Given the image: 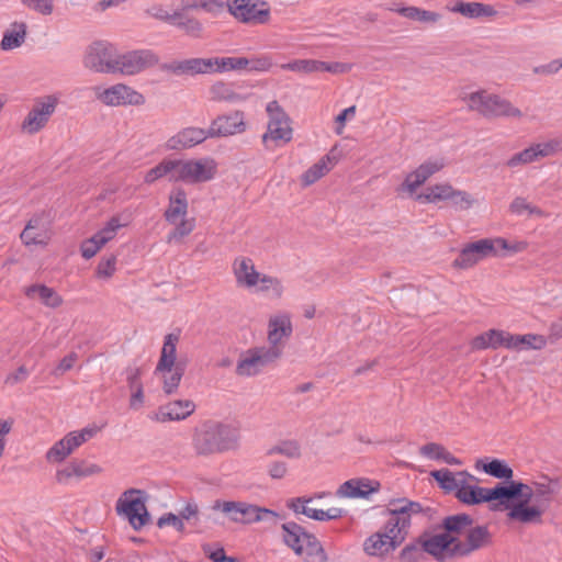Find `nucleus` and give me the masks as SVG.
I'll return each instance as SVG.
<instances>
[{"label": "nucleus", "instance_id": "obj_8", "mask_svg": "<svg viewBox=\"0 0 562 562\" xmlns=\"http://www.w3.org/2000/svg\"><path fill=\"white\" fill-rule=\"evenodd\" d=\"M144 494L145 492L142 490L130 488L116 501L117 515L125 517L134 530H140L150 520Z\"/></svg>", "mask_w": 562, "mask_h": 562}, {"label": "nucleus", "instance_id": "obj_25", "mask_svg": "<svg viewBox=\"0 0 562 562\" xmlns=\"http://www.w3.org/2000/svg\"><path fill=\"white\" fill-rule=\"evenodd\" d=\"M188 213V198L183 188H175L169 194V205L164 213L165 220L170 224H177L180 217Z\"/></svg>", "mask_w": 562, "mask_h": 562}, {"label": "nucleus", "instance_id": "obj_17", "mask_svg": "<svg viewBox=\"0 0 562 562\" xmlns=\"http://www.w3.org/2000/svg\"><path fill=\"white\" fill-rule=\"evenodd\" d=\"M245 127L244 113L234 111L231 114L218 115L213 120L209 128V135L211 138L229 136L244 132Z\"/></svg>", "mask_w": 562, "mask_h": 562}, {"label": "nucleus", "instance_id": "obj_12", "mask_svg": "<svg viewBox=\"0 0 562 562\" xmlns=\"http://www.w3.org/2000/svg\"><path fill=\"white\" fill-rule=\"evenodd\" d=\"M215 172L216 164L212 158L180 160L177 173H172L169 181L205 182L213 179Z\"/></svg>", "mask_w": 562, "mask_h": 562}, {"label": "nucleus", "instance_id": "obj_10", "mask_svg": "<svg viewBox=\"0 0 562 562\" xmlns=\"http://www.w3.org/2000/svg\"><path fill=\"white\" fill-rule=\"evenodd\" d=\"M415 199L419 203L434 204L441 201H449L453 207L459 210H469L474 203L470 193L454 189L448 182L428 186L422 193L417 194Z\"/></svg>", "mask_w": 562, "mask_h": 562}, {"label": "nucleus", "instance_id": "obj_45", "mask_svg": "<svg viewBox=\"0 0 562 562\" xmlns=\"http://www.w3.org/2000/svg\"><path fill=\"white\" fill-rule=\"evenodd\" d=\"M99 431V427L92 426V427H85L80 431H71L67 434V438L69 439V442L71 445V449L75 450L79 446H81L83 442L88 441L92 437L95 436V434Z\"/></svg>", "mask_w": 562, "mask_h": 562}, {"label": "nucleus", "instance_id": "obj_31", "mask_svg": "<svg viewBox=\"0 0 562 562\" xmlns=\"http://www.w3.org/2000/svg\"><path fill=\"white\" fill-rule=\"evenodd\" d=\"M301 558H303L304 562H328L329 560L322 542L312 532L305 536L303 555Z\"/></svg>", "mask_w": 562, "mask_h": 562}, {"label": "nucleus", "instance_id": "obj_46", "mask_svg": "<svg viewBox=\"0 0 562 562\" xmlns=\"http://www.w3.org/2000/svg\"><path fill=\"white\" fill-rule=\"evenodd\" d=\"M445 167L442 158L428 159L419 165L415 170L423 180L427 181L431 176L439 172Z\"/></svg>", "mask_w": 562, "mask_h": 562}, {"label": "nucleus", "instance_id": "obj_28", "mask_svg": "<svg viewBox=\"0 0 562 562\" xmlns=\"http://www.w3.org/2000/svg\"><path fill=\"white\" fill-rule=\"evenodd\" d=\"M451 11L468 19L493 18L497 14V11L492 4L482 2H464L461 0L454 3Z\"/></svg>", "mask_w": 562, "mask_h": 562}, {"label": "nucleus", "instance_id": "obj_36", "mask_svg": "<svg viewBox=\"0 0 562 562\" xmlns=\"http://www.w3.org/2000/svg\"><path fill=\"white\" fill-rule=\"evenodd\" d=\"M211 100L213 101H241L244 98L233 90V85L224 81H216L210 87Z\"/></svg>", "mask_w": 562, "mask_h": 562}, {"label": "nucleus", "instance_id": "obj_6", "mask_svg": "<svg viewBox=\"0 0 562 562\" xmlns=\"http://www.w3.org/2000/svg\"><path fill=\"white\" fill-rule=\"evenodd\" d=\"M213 509H221L228 518L238 524L249 525L258 521L270 520L274 525L278 519H283L281 515L272 509L236 501H215Z\"/></svg>", "mask_w": 562, "mask_h": 562}, {"label": "nucleus", "instance_id": "obj_41", "mask_svg": "<svg viewBox=\"0 0 562 562\" xmlns=\"http://www.w3.org/2000/svg\"><path fill=\"white\" fill-rule=\"evenodd\" d=\"M172 25L194 38L201 37L203 32L202 23L198 19L188 16L187 14L176 20Z\"/></svg>", "mask_w": 562, "mask_h": 562}, {"label": "nucleus", "instance_id": "obj_56", "mask_svg": "<svg viewBox=\"0 0 562 562\" xmlns=\"http://www.w3.org/2000/svg\"><path fill=\"white\" fill-rule=\"evenodd\" d=\"M267 473L273 480H282L288 473V464L281 460H272L267 465Z\"/></svg>", "mask_w": 562, "mask_h": 562}, {"label": "nucleus", "instance_id": "obj_64", "mask_svg": "<svg viewBox=\"0 0 562 562\" xmlns=\"http://www.w3.org/2000/svg\"><path fill=\"white\" fill-rule=\"evenodd\" d=\"M38 237L40 235L32 229L31 225H26L20 235V238L25 246L43 244V240Z\"/></svg>", "mask_w": 562, "mask_h": 562}, {"label": "nucleus", "instance_id": "obj_3", "mask_svg": "<svg viewBox=\"0 0 562 562\" xmlns=\"http://www.w3.org/2000/svg\"><path fill=\"white\" fill-rule=\"evenodd\" d=\"M239 428L232 424L206 420L196 429L192 443L199 456H210L234 450L238 447Z\"/></svg>", "mask_w": 562, "mask_h": 562}, {"label": "nucleus", "instance_id": "obj_63", "mask_svg": "<svg viewBox=\"0 0 562 562\" xmlns=\"http://www.w3.org/2000/svg\"><path fill=\"white\" fill-rule=\"evenodd\" d=\"M356 114V105H351L345 110H342L335 119V122L337 124L336 133L340 135L342 133V130L346 125V122L349 117L355 116Z\"/></svg>", "mask_w": 562, "mask_h": 562}, {"label": "nucleus", "instance_id": "obj_23", "mask_svg": "<svg viewBox=\"0 0 562 562\" xmlns=\"http://www.w3.org/2000/svg\"><path fill=\"white\" fill-rule=\"evenodd\" d=\"M400 547V540L389 539L384 533L374 532L363 542V551L371 557L385 558Z\"/></svg>", "mask_w": 562, "mask_h": 562}, {"label": "nucleus", "instance_id": "obj_18", "mask_svg": "<svg viewBox=\"0 0 562 562\" xmlns=\"http://www.w3.org/2000/svg\"><path fill=\"white\" fill-rule=\"evenodd\" d=\"M380 487V482L375 480L364 477L351 479L339 486L337 495L340 497L367 499L371 494L379 492Z\"/></svg>", "mask_w": 562, "mask_h": 562}, {"label": "nucleus", "instance_id": "obj_54", "mask_svg": "<svg viewBox=\"0 0 562 562\" xmlns=\"http://www.w3.org/2000/svg\"><path fill=\"white\" fill-rule=\"evenodd\" d=\"M426 181L423 180V178L419 177V175L416 172V170L409 172L403 183L397 189L398 192H408L409 194H413L416 192V190L423 186Z\"/></svg>", "mask_w": 562, "mask_h": 562}, {"label": "nucleus", "instance_id": "obj_34", "mask_svg": "<svg viewBox=\"0 0 562 562\" xmlns=\"http://www.w3.org/2000/svg\"><path fill=\"white\" fill-rule=\"evenodd\" d=\"M180 160L178 159H164L154 168L149 169L144 178L145 183L151 184L156 180L165 177L171 176L172 173H177V169L179 167Z\"/></svg>", "mask_w": 562, "mask_h": 562}, {"label": "nucleus", "instance_id": "obj_19", "mask_svg": "<svg viewBox=\"0 0 562 562\" xmlns=\"http://www.w3.org/2000/svg\"><path fill=\"white\" fill-rule=\"evenodd\" d=\"M209 137V130L186 127L168 139L167 147L172 150L191 148L203 143Z\"/></svg>", "mask_w": 562, "mask_h": 562}, {"label": "nucleus", "instance_id": "obj_52", "mask_svg": "<svg viewBox=\"0 0 562 562\" xmlns=\"http://www.w3.org/2000/svg\"><path fill=\"white\" fill-rule=\"evenodd\" d=\"M175 228L169 233L168 241L176 239L180 240L183 237L191 234V232L194 229V218L191 220H181L180 223L177 222L175 224Z\"/></svg>", "mask_w": 562, "mask_h": 562}, {"label": "nucleus", "instance_id": "obj_30", "mask_svg": "<svg viewBox=\"0 0 562 562\" xmlns=\"http://www.w3.org/2000/svg\"><path fill=\"white\" fill-rule=\"evenodd\" d=\"M25 295L30 299L37 296L43 304L53 308L63 304L61 296L53 288H48L45 284H32L27 286Z\"/></svg>", "mask_w": 562, "mask_h": 562}, {"label": "nucleus", "instance_id": "obj_7", "mask_svg": "<svg viewBox=\"0 0 562 562\" xmlns=\"http://www.w3.org/2000/svg\"><path fill=\"white\" fill-rule=\"evenodd\" d=\"M465 100L470 110L477 111L486 119L522 116L521 111L512 102L497 94L487 93L485 90L472 92Z\"/></svg>", "mask_w": 562, "mask_h": 562}, {"label": "nucleus", "instance_id": "obj_39", "mask_svg": "<svg viewBox=\"0 0 562 562\" xmlns=\"http://www.w3.org/2000/svg\"><path fill=\"white\" fill-rule=\"evenodd\" d=\"M292 139V128L290 123H283L279 125H271L268 123V131L262 135V143L269 148V140H282L289 143Z\"/></svg>", "mask_w": 562, "mask_h": 562}, {"label": "nucleus", "instance_id": "obj_9", "mask_svg": "<svg viewBox=\"0 0 562 562\" xmlns=\"http://www.w3.org/2000/svg\"><path fill=\"white\" fill-rule=\"evenodd\" d=\"M282 355L280 347H254L240 355L236 366L239 376H255Z\"/></svg>", "mask_w": 562, "mask_h": 562}, {"label": "nucleus", "instance_id": "obj_20", "mask_svg": "<svg viewBox=\"0 0 562 562\" xmlns=\"http://www.w3.org/2000/svg\"><path fill=\"white\" fill-rule=\"evenodd\" d=\"M194 409L195 404L191 400H178L160 406L156 417L161 423L182 420L189 417Z\"/></svg>", "mask_w": 562, "mask_h": 562}, {"label": "nucleus", "instance_id": "obj_49", "mask_svg": "<svg viewBox=\"0 0 562 562\" xmlns=\"http://www.w3.org/2000/svg\"><path fill=\"white\" fill-rule=\"evenodd\" d=\"M116 256L111 254L103 257L97 266L95 276L98 278L108 279L111 278L116 270Z\"/></svg>", "mask_w": 562, "mask_h": 562}, {"label": "nucleus", "instance_id": "obj_47", "mask_svg": "<svg viewBox=\"0 0 562 562\" xmlns=\"http://www.w3.org/2000/svg\"><path fill=\"white\" fill-rule=\"evenodd\" d=\"M266 111L269 115V123L271 125H279L290 123V117L279 104L277 100H272L267 104Z\"/></svg>", "mask_w": 562, "mask_h": 562}, {"label": "nucleus", "instance_id": "obj_2", "mask_svg": "<svg viewBox=\"0 0 562 562\" xmlns=\"http://www.w3.org/2000/svg\"><path fill=\"white\" fill-rule=\"evenodd\" d=\"M509 484L515 495L506 503L508 519L521 524L541 522L554 493L550 483L535 482L533 488L521 481Z\"/></svg>", "mask_w": 562, "mask_h": 562}, {"label": "nucleus", "instance_id": "obj_37", "mask_svg": "<svg viewBox=\"0 0 562 562\" xmlns=\"http://www.w3.org/2000/svg\"><path fill=\"white\" fill-rule=\"evenodd\" d=\"M13 25L19 27V30L4 32L0 42V47L2 50H11L13 48L20 47L24 43L26 36V24L23 22H15Z\"/></svg>", "mask_w": 562, "mask_h": 562}, {"label": "nucleus", "instance_id": "obj_53", "mask_svg": "<svg viewBox=\"0 0 562 562\" xmlns=\"http://www.w3.org/2000/svg\"><path fill=\"white\" fill-rule=\"evenodd\" d=\"M183 373L172 369L171 372L164 373V385L162 390L167 395H171L177 392Z\"/></svg>", "mask_w": 562, "mask_h": 562}, {"label": "nucleus", "instance_id": "obj_59", "mask_svg": "<svg viewBox=\"0 0 562 562\" xmlns=\"http://www.w3.org/2000/svg\"><path fill=\"white\" fill-rule=\"evenodd\" d=\"M21 2L44 15H48L53 12V0H21Z\"/></svg>", "mask_w": 562, "mask_h": 562}, {"label": "nucleus", "instance_id": "obj_13", "mask_svg": "<svg viewBox=\"0 0 562 562\" xmlns=\"http://www.w3.org/2000/svg\"><path fill=\"white\" fill-rule=\"evenodd\" d=\"M58 99L55 95L36 98L33 108L22 122L21 128L29 135H34L43 130L54 114Z\"/></svg>", "mask_w": 562, "mask_h": 562}, {"label": "nucleus", "instance_id": "obj_38", "mask_svg": "<svg viewBox=\"0 0 562 562\" xmlns=\"http://www.w3.org/2000/svg\"><path fill=\"white\" fill-rule=\"evenodd\" d=\"M472 254L479 261L498 256L497 247H495L494 238H482L467 244Z\"/></svg>", "mask_w": 562, "mask_h": 562}, {"label": "nucleus", "instance_id": "obj_61", "mask_svg": "<svg viewBox=\"0 0 562 562\" xmlns=\"http://www.w3.org/2000/svg\"><path fill=\"white\" fill-rule=\"evenodd\" d=\"M494 241H495V247H497V250L502 249V250H506V251H509L513 254L520 252V251L525 250L527 247V244L525 241H517V243L510 244L503 237L494 238Z\"/></svg>", "mask_w": 562, "mask_h": 562}, {"label": "nucleus", "instance_id": "obj_33", "mask_svg": "<svg viewBox=\"0 0 562 562\" xmlns=\"http://www.w3.org/2000/svg\"><path fill=\"white\" fill-rule=\"evenodd\" d=\"M292 334V325L288 317H276L269 322L268 340L269 347H279V342L283 337H290Z\"/></svg>", "mask_w": 562, "mask_h": 562}, {"label": "nucleus", "instance_id": "obj_50", "mask_svg": "<svg viewBox=\"0 0 562 562\" xmlns=\"http://www.w3.org/2000/svg\"><path fill=\"white\" fill-rule=\"evenodd\" d=\"M477 262H480L477 258H475L468 245H464L459 255L452 261V267L456 269H469L474 267Z\"/></svg>", "mask_w": 562, "mask_h": 562}, {"label": "nucleus", "instance_id": "obj_60", "mask_svg": "<svg viewBox=\"0 0 562 562\" xmlns=\"http://www.w3.org/2000/svg\"><path fill=\"white\" fill-rule=\"evenodd\" d=\"M179 517L181 520H187L189 524L196 526L199 520V507L195 503H188L180 512Z\"/></svg>", "mask_w": 562, "mask_h": 562}, {"label": "nucleus", "instance_id": "obj_5", "mask_svg": "<svg viewBox=\"0 0 562 562\" xmlns=\"http://www.w3.org/2000/svg\"><path fill=\"white\" fill-rule=\"evenodd\" d=\"M514 490L505 484H496L492 488L469 485L462 480L457 488L456 498L465 505L490 503L491 510H506V503L514 496Z\"/></svg>", "mask_w": 562, "mask_h": 562}, {"label": "nucleus", "instance_id": "obj_42", "mask_svg": "<svg viewBox=\"0 0 562 562\" xmlns=\"http://www.w3.org/2000/svg\"><path fill=\"white\" fill-rule=\"evenodd\" d=\"M74 450L67 435L54 443V446L47 451L46 459L50 462L64 461Z\"/></svg>", "mask_w": 562, "mask_h": 562}, {"label": "nucleus", "instance_id": "obj_35", "mask_svg": "<svg viewBox=\"0 0 562 562\" xmlns=\"http://www.w3.org/2000/svg\"><path fill=\"white\" fill-rule=\"evenodd\" d=\"M276 454H281L289 459H300L302 456L301 446L293 439L281 440L266 451V457Z\"/></svg>", "mask_w": 562, "mask_h": 562}, {"label": "nucleus", "instance_id": "obj_51", "mask_svg": "<svg viewBox=\"0 0 562 562\" xmlns=\"http://www.w3.org/2000/svg\"><path fill=\"white\" fill-rule=\"evenodd\" d=\"M535 153L537 154V160L543 157L551 156L562 149V140L551 139L544 143L533 144Z\"/></svg>", "mask_w": 562, "mask_h": 562}, {"label": "nucleus", "instance_id": "obj_57", "mask_svg": "<svg viewBox=\"0 0 562 562\" xmlns=\"http://www.w3.org/2000/svg\"><path fill=\"white\" fill-rule=\"evenodd\" d=\"M168 525H171L179 532L184 531V524L179 517V515H176L173 513H167L158 518L157 526L159 528H162Z\"/></svg>", "mask_w": 562, "mask_h": 562}, {"label": "nucleus", "instance_id": "obj_27", "mask_svg": "<svg viewBox=\"0 0 562 562\" xmlns=\"http://www.w3.org/2000/svg\"><path fill=\"white\" fill-rule=\"evenodd\" d=\"M234 274L239 285L252 288L258 284L259 272L248 257L236 258L233 265Z\"/></svg>", "mask_w": 562, "mask_h": 562}, {"label": "nucleus", "instance_id": "obj_15", "mask_svg": "<svg viewBox=\"0 0 562 562\" xmlns=\"http://www.w3.org/2000/svg\"><path fill=\"white\" fill-rule=\"evenodd\" d=\"M116 61V71L124 75H135L157 65L159 58L150 49H136L123 55H117Z\"/></svg>", "mask_w": 562, "mask_h": 562}, {"label": "nucleus", "instance_id": "obj_44", "mask_svg": "<svg viewBox=\"0 0 562 562\" xmlns=\"http://www.w3.org/2000/svg\"><path fill=\"white\" fill-rule=\"evenodd\" d=\"M258 282L260 283L259 291L268 292L269 290H271L273 297L280 299L282 296L283 285L278 278L259 273Z\"/></svg>", "mask_w": 562, "mask_h": 562}, {"label": "nucleus", "instance_id": "obj_48", "mask_svg": "<svg viewBox=\"0 0 562 562\" xmlns=\"http://www.w3.org/2000/svg\"><path fill=\"white\" fill-rule=\"evenodd\" d=\"M533 161H537V154L535 153L533 146L531 145L528 148H525L524 150L513 155L506 161V166L509 168H515Z\"/></svg>", "mask_w": 562, "mask_h": 562}, {"label": "nucleus", "instance_id": "obj_1", "mask_svg": "<svg viewBox=\"0 0 562 562\" xmlns=\"http://www.w3.org/2000/svg\"><path fill=\"white\" fill-rule=\"evenodd\" d=\"M474 519L467 513L446 516L431 533L424 530L398 553L400 562H420L425 554L437 562H448L457 558L469 557L492 541V535L486 525L473 527Z\"/></svg>", "mask_w": 562, "mask_h": 562}, {"label": "nucleus", "instance_id": "obj_22", "mask_svg": "<svg viewBox=\"0 0 562 562\" xmlns=\"http://www.w3.org/2000/svg\"><path fill=\"white\" fill-rule=\"evenodd\" d=\"M475 468L477 470H481L485 472L486 474L503 480L502 482H498L497 484H505L510 485L509 482H516L513 480L514 471L513 469L506 463V461L501 459H479L475 462Z\"/></svg>", "mask_w": 562, "mask_h": 562}, {"label": "nucleus", "instance_id": "obj_4", "mask_svg": "<svg viewBox=\"0 0 562 562\" xmlns=\"http://www.w3.org/2000/svg\"><path fill=\"white\" fill-rule=\"evenodd\" d=\"M430 507L424 508L419 502L408 498L391 499L384 515L389 519L378 533H384L389 539L400 540V546L406 540L412 525V516L416 514H429Z\"/></svg>", "mask_w": 562, "mask_h": 562}, {"label": "nucleus", "instance_id": "obj_55", "mask_svg": "<svg viewBox=\"0 0 562 562\" xmlns=\"http://www.w3.org/2000/svg\"><path fill=\"white\" fill-rule=\"evenodd\" d=\"M521 337H525V340L522 341L521 349L541 350L547 345V339L542 335L526 334V335H521Z\"/></svg>", "mask_w": 562, "mask_h": 562}, {"label": "nucleus", "instance_id": "obj_29", "mask_svg": "<svg viewBox=\"0 0 562 562\" xmlns=\"http://www.w3.org/2000/svg\"><path fill=\"white\" fill-rule=\"evenodd\" d=\"M337 158L327 154L323 156L317 162L311 166L302 176H301V184L306 188L315 183L322 177H324L327 172L331 170V168L336 165Z\"/></svg>", "mask_w": 562, "mask_h": 562}, {"label": "nucleus", "instance_id": "obj_62", "mask_svg": "<svg viewBox=\"0 0 562 562\" xmlns=\"http://www.w3.org/2000/svg\"><path fill=\"white\" fill-rule=\"evenodd\" d=\"M203 552L212 562H225L227 560L226 552L223 547L213 549L211 543L203 544Z\"/></svg>", "mask_w": 562, "mask_h": 562}, {"label": "nucleus", "instance_id": "obj_14", "mask_svg": "<svg viewBox=\"0 0 562 562\" xmlns=\"http://www.w3.org/2000/svg\"><path fill=\"white\" fill-rule=\"evenodd\" d=\"M116 57L113 45L95 42L85 56V65L98 72L114 74L116 72L115 65H117Z\"/></svg>", "mask_w": 562, "mask_h": 562}, {"label": "nucleus", "instance_id": "obj_58", "mask_svg": "<svg viewBox=\"0 0 562 562\" xmlns=\"http://www.w3.org/2000/svg\"><path fill=\"white\" fill-rule=\"evenodd\" d=\"M148 13H150V15H153L154 18L160 20V21H164L166 23H169L172 25V23L178 20L179 18L182 16V13L181 12H173V13H169L168 11H166L160 5H157V7H153Z\"/></svg>", "mask_w": 562, "mask_h": 562}, {"label": "nucleus", "instance_id": "obj_43", "mask_svg": "<svg viewBox=\"0 0 562 562\" xmlns=\"http://www.w3.org/2000/svg\"><path fill=\"white\" fill-rule=\"evenodd\" d=\"M323 66L322 60L315 59H296L283 66V68L293 70V71H303L306 74L310 72H321V68Z\"/></svg>", "mask_w": 562, "mask_h": 562}, {"label": "nucleus", "instance_id": "obj_21", "mask_svg": "<svg viewBox=\"0 0 562 562\" xmlns=\"http://www.w3.org/2000/svg\"><path fill=\"white\" fill-rule=\"evenodd\" d=\"M180 340L179 333H169L164 338V345L160 351L158 363L155 368V374L171 372L176 364L177 345Z\"/></svg>", "mask_w": 562, "mask_h": 562}, {"label": "nucleus", "instance_id": "obj_11", "mask_svg": "<svg viewBox=\"0 0 562 562\" xmlns=\"http://www.w3.org/2000/svg\"><path fill=\"white\" fill-rule=\"evenodd\" d=\"M227 10L244 24H266L270 20L268 2L260 0H227Z\"/></svg>", "mask_w": 562, "mask_h": 562}, {"label": "nucleus", "instance_id": "obj_16", "mask_svg": "<svg viewBox=\"0 0 562 562\" xmlns=\"http://www.w3.org/2000/svg\"><path fill=\"white\" fill-rule=\"evenodd\" d=\"M98 99L105 105H142L145 103V97L133 88L116 83L102 92L98 93Z\"/></svg>", "mask_w": 562, "mask_h": 562}, {"label": "nucleus", "instance_id": "obj_32", "mask_svg": "<svg viewBox=\"0 0 562 562\" xmlns=\"http://www.w3.org/2000/svg\"><path fill=\"white\" fill-rule=\"evenodd\" d=\"M199 57L182 59V60H172L170 63H164L160 65V70L170 72L176 76H195L199 75V70L201 69L198 65Z\"/></svg>", "mask_w": 562, "mask_h": 562}, {"label": "nucleus", "instance_id": "obj_24", "mask_svg": "<svg viewBox=\"0 0 562 562\" xmlns=\"http://www.w3.org/2000/svg\"><path fill=\"white\" fill-rule=\"evenodd\" d=\"M281 529L282 541L284 544L292 549L297 557H302L305 536H307L310 531H307L303 526L295 521H288L282 524Z\"/></svg>", "mask_w": 562, "mask_h": 562}, {"label": "nucleus", "instance_id": "obj_26", "mask_svg": "<svg viewBox=\"0 0 562 562\" xmlns=\"http://www.w3.org/2000/svg\"><path fill=\"white\" fill-rule=\"evenodd\" d=\"M102 469L98 464H88L86 461H72L64 469L57 470L56 481L61 484H67L68 480L72 476L87 477L98 474Z\"/></svg>", "mask_w": 562, "mask_h": 562}, {"label": "nucleus", "instance_id": "obj_40", "mask_svg": "<svg viewBox=\"0 0 562 562\" xmlns=\"http://www.w3.org/2000/svg\"><path fill=\"white\" fill-rule=\"evenodd\" d=\"M430 476L436 481L438 486L445 493H456L460 484V482L456 479L454 474L449 469L446 468L431 471Z\"/></svg>", "mask_w": 562, "mask_h": 562}]
</instances>
